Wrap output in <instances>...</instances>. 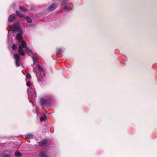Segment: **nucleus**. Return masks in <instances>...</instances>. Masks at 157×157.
<instances>
[{"label":"nucleus","instance_id":"1","mask_svg":"<svg viewBox=\"0 0 157 157\" xmlns=\"http://www.w3.org/2000/svg\"><path fill=\"white\" fill-rule=\"evenodd\" d=\"M13 35L15 34L17 36L16 38L20 43L19 45L18 53L22 56L25 55L23 48H25L26 52L29 55H33L31 50L26 47V44L25 41L22 39V32L21 26L19 22L14 23L12 26Z\"/></svg>","mask_w":157,"mask_h":157},{"label":"nucleus","instance_id":"2","mask_svg":"<svg viewBox=\"0 0 157 157\" xmlns=\"http://www.w3.org/2000/svg\"><path fill=\"white\" fill-rule=\"evenodd\" d=\"M27 86L30 87L28 89L29 96H30L33 99H34L36 96L35 90L33 88V83L30 82H26Z\"/></svg>","mask_w":157,"mask_h":157},{"label":"nucleus","instance_id":"3","mask_svg":"<svg viewBox=\"0 0 157 157\" xmlns=\"http://www.w3.org/2000/svg\"><path fill=\"white\" fill-rule=\"evenodd\" d=\"M14 58L15 60V63L17 67L19 66L20 65V62H19L20 58L19 56L17 54L14 55Z\"/></svg>","mask_w":157,"mask_h":157},{"label":"nucleus","instance_id":"4","mask_svg":"<svg viewBox=\"0 0 157 157\" xmlns=\"http://www.w3.org/2000/svg\"><path fill=\"white\" fill-rule=\"evenodd\" d=\"M68 0H63L62 2V7H63V8L66 10L67 11H68L70 10V9L68 7H67V5L68 3Z\"/></svg>","mask_w":157,"mask_h":157},{"label":"nucleus","instance_id":"5","mask_svg":"<svg viewBox=\"0 0 157 157\" xmlns=\"http://www.w3.org/2000/svg\"><path fill=\"white\" fill-rule=\"evenodd\" d=\"M56 7V4L53 3L50 5L48 8V10L50 11H52L54 10Z\"/></svg>","mask_w":157,"mask_h":157},{"label":"nucleus","instance_id":"6","mask_svg":"<svg viewBox=\"0 0 157 157\" xmlns=\"http://www.w3.org/2000/svg\"><path fill=\"white\" fill-rule=\"evenodd\" d=\"M15 18V16L14 14H12L8 18L9 22H12L13 21Z\"/></svg>","mask_w":157,"mask_h":157},{"label":"nucleus","instance_id":"7","mask_svg":"<svg viewBox=\"0 0 157 157\" xmlns=\"http://www.w3.org/2000/svg\"><path fill=\"white\" fill-rule=\"evenodd\" d=\"M14 155L16 157H20L22 156V154L18 151H16L14 153Z\"/></svg>","mask_w":157,"mask_h":157},{"label":"nucleus","instance_id":"8","mask_svg":"<svg viewBox=\"0 0 157 157\" xmlns=\"http://www.w3.org/2000/svg\"><path fill=\"white\" fill-rule=\"evenodd\" d=\"M47 100L44 98H42L40 100L41 104L42 105H45L47 102Z\"/></svg>","mask_w":157,"mask_h":157},{"label":"nucleus","instance_id":"9","mask_svg":"<svg viewBox=\"0 0 157 157\" xmlns=\"http://www.w3.org/2000/svg\"><path fill=\"white\" fill-rule=\"evenodd\" d=\"M26 137L28 139H30L33 138L34 136L32 134H28L26 135Z\"/></svg>","mask_w":157,"mask_h":157},{"label":"nucleus","instance_id":"10","mask_svg":"<svg viewBox=\"0 0 157 157\" xmlns=\"http://www.w3.org/2000/svg\"><path fill=\"white\" fill-rule=\"evenodd\" d=\"M37 67H38V68L39 69V70L40 71H44L43 68L39 64H38L37 65Z\"/></svg>","mask_w":157,"mask_h":157},{"label":"nucleus","instance_id":"11","mask_svg":"<svg viewBox=\"0 0 157 157\" xmlns=\"http://www.w3.org/2000/svg\"><path fill=\"white\" fill-rule=\"evenodd\" d=\"M16 14L17 15L20 17H24V15L22 14L19 13V12L18 11L16 12Z\"/></svg>","mask_w":157,"mask_h":157},{"label":"nucleus","instance_id":"12","mask_svg":"<svg viewBox=\"0 0 157 157\" xmlns=\"http://www.w3.org/2000/svg\"><path fill=\"white\" fill-rule=\"evenodd\" d=\"M40 157H48L46 153H42L41 154Z\"/></svg>","mask_w":157,"mask_h":157},{"label":"nucleus","instance_id":"13","mask_svg":"<svg viewBox=\"0 0 157 157\" xmlns=\"http://www.w3.org/2000/svg\"><path fill=\"white\" fill-rule=\"evenodd\" d=\"M32 58H33V61L34 62H37L38 61L37 58L35 56H32Z\"/></svg>","mask_w":157,"mask_h":157},{"label":"nucleus","instance_id":"14","mask_svg":"<svg viewBox=\"0 0 157 157\" xmlns=\"http://www.w3.org/2000/svg\"><path fill=\"white\" fill-rule=\"evenodd\" d=\"M26 78H27V79H30L31 78V75L29 74V73H28L26 75Z\"/></svg>","mask_w":157,"mask_h":157},{"label":"nucleus","instance_id":"15","mask_svg":"<svg viewBox=\"0 0 157 157\" xmlns=\"http://www.w3.org/2000/svg\"><path fill=\"white\" fill-rule=\"evenodd\" d=\"M19 9L20 10L22 11H25L26 10V9L25 8L22 6H20Z\"/></svg>","mask_w":157,"mask_h":157},{"label":"nucleus","instance_id":"16","mask_svg":"<svg viewBox=\"0 0 157 157\" xmlns=\"http://www.w3.org/2000/svg\"><path fill=\"white\" fill-rule=\"evenodd\" d=\"M27 21L29 23H31V19L29 17H26Z\"/></svg>","mask_w":157,"mask_h":157},{"label":"nucleus","instance_id":"17","mask_svg":"<svg viewBox=\"0 0 157 157\" xmlns=\"http://www.w3.org/2000/svg\"><path fill=\"white\" fill-rule=\"evenodd\" d=\"M56 52L57 53H60L61 52V50L60 48H58L57 49Z\"/></svg>","mask_w":157,"mask_h":157},{"label":"nucleus","instance_id":"18","mask_svg":"<svg viewBox=\"0 0 157 157\" xmlns=\"http://www.w3.org/2000/svg\"><path fill=\"white\" fill-rule=\"evenodd\" d=\"M16 47V46L15 45V44H13L12 47V49L13 50Z\"/></svg>","mask_w":157,"mask_h":157},{"label":"nucleus","instance_id":"19","mask_svg":"<svg viewBox=\"0 0 157 157\" xmlns=\"http://www.w3.org/2000/svg\"><path fill=\"white\" fill-rule=\"evenodd\" d=\"M44 118L43 117H40V121H43L44 120Z\"/></svg>","mask_w":157,"mask_h":157},{"label":"nucleus","instance_id":"20","mask_svg":"<svg viewBox=\"0 0 157 157\" xmlns=\"http://www.w3.org/2000/svg\"><path fill=\"white\" fill-rule=\"evenodd\" d=\"M2 157H10V156L8 155H3Z\"/></svg>","mask_w":157,"mask_h":157}]
</instances>
